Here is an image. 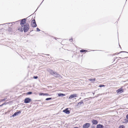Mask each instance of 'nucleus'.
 Returning a JSON list of instances; mask_svg holds the SVG:
<instances>
[{"label": "nucleus", "mask_w": 128, "mask_h": 128, "mask_svg": "<svg viewBox=\"0 0 128 128\" xmlns=\"http://www.w3.org/2000/svg\"><path fill=\"white\" fill-rule=\"evenodd\" d=\"M49 95L47 93H44V96H48Z\"/></svg>", "instance_id": "nucleus-27"}, {"label": "nucleus", "mask_w": 128, "mask_h": 128, "mask_svg": "<svg viewBox=\"0 0 128 128\" xmlns=\"http://www.w3.org/2000/svg\"><path fill=\"white\" fill-rule=\"evenodd\" d=\"M104 127L103 125L100 124L97 125L96 128H104Z\"/></svg>", "instance_id": "nucleus-11"}, {"label": "nucleus", "mask_w": 128, "mask_h": 128, "mask_svg": "<svg viewBox=\"0 0 128 128\" xmlns=\"http://www.w3.org/2000/svg\"><path fill=\"white\" fill-rule=\"evenodd\" d=\"M18 114H20L21 113V112L20 111H19L18 112H17Z\"/></svg>", "instance_id": "nucleus-26"}, {"label": "nucleus", "mask_w": 128, "mask_h": 128, "mask_svg": "<svg viewBox=\"0 0 128 128\" xmlns=\"http://www.w3.org/2000/svg\"><path fill=\"white\" fill-rule=\"evenodd\" d=\"M123 92H124L123 89H122L121 88H119V89H118L116 91V92H117V93H118L119 94Z\"/></svg>", "instance_id": "nucleus-8"}, {"label": "nucleus", "mask_w": 128, "mask_h": 128, "mask_svg": "<svg viewBox=\"0 0 128 128\" xmlns=\"http://www.w3.org/2000/svg\"><path fill=\"white\" fill-rule=\"evenodd\" d=\"M76 97V94L71 95L69 97V99H71L72 98H73Z\"/></svg>", "instance_id": "nucleus-9"}, {"label": "nucleus", "mask_w": 128, "mask_h": 128, "mask_svg": "<svg viewBox=\"0 0 128 128\" xmlns=\"http://www.w3.org/2000/svg\"><path fill=\"white\" fill-rule=\"evenodd\" d=\"M32 92H29L27 93V94L30 95L32 94Z\"/></svg>", "instance_id": "nucleus-18"}, {"label": "nucleus", "mask_w": 128, "mask_h": 128, "mask_svg": "<svg viewBox=\"0 0 128 128\" xmlns=\"http://www.w3.org/2000/svg\"><path fill=\"white\" fill-rule=\"evenodd\" d=\"M90 124L89 123H86L84 124L82 126L83 128H88L90 126Z\"/></svg>", "instance_id": "nucleus-6"}, {"label": "nucleus", "mask_w": 128, "mask_h": 128, "mask_svg": "<svg viewBox=\"0 0 128 128\" xmlns=\"http://www.w3.org/2000/svg\"><path fill=\"white\" fill-rule=\"evenodd\" d=\"M82 104H83V102L82 100L81 102H78L77 104L78 106H80V105Z\"/></svg>", "instance_id": "nucleus-17"}, {"label": "nucleus", "mask_w": 128, "mask_h": 128, "mask_svg": "<svg viewBox=\"0 0 128 128\" xmlns=\"http://www.w3.org/2000/svg\"><path fill=\"white\" fill-rule=\"evenodd\" d=\"M24 32H27L29 29V25L28 23H26L23 26Z\"/></svg>", "instance_id": "nucleus-2"}, {"label": "nucleus", "mask_w": 128, "mask_h": 128, "mask_svg": "<svg viewBox=\"0 0 128 128\" xmlns=\"http://www.w3.org/2000/svg\"><path fill=\"white\" fill-rule=\"evenodd\" d=\"M44 0H43V1H42V2L41 3V4H41L42 3V2H43V1H44Z\"/></svg>", "instance_id": "nucleus-36"}, {"label": "nucleus", "mask_w": 128, "mask_h": 128, "mask_svg": "<svg viewBox=\"0 0 128 128\" xmlns=\"http://www.w3.org/2000/svg\"><path fill=\"white\" fill-rule=\"evenodd\" d=\"M39 95L40 96L43 95L44 96V93H40V94Z\"/></svg>", "instance_id": "nucleus-21"}, {"label": "nucleus", "mask_w": 128, "mask_h": 128, "mask_svg": "<svg viewBox=\"0 0 128 128\" xmlns=\"http://www.w3.org/2000/svg\"><path fill=\"white\" fill-rule=\"evenodd\" d=\"M125 120V122H124L125 123H127V122H128V120L126 119Z\"/></svg>", "instance_id": "nucleus-28"}, {"label": "nucleus", "mask_w": 128, "mask_h": 128, "mask_svg": "<svg viewBox=\"0 0 128 128\" xmlns=\"http://www.w3.org/2000/svg\"><path fill=\"white\" fill-rule=\"evenodd\" d=\"M93 93V94H94V93H93H93Z\"/></svg>", "instance_id": "nucleus-35"}, {"label": "nucleus", "mask_w": 128, "mask_h": 128, "mask_svg": "<svg viewBox=\"0 0 128 128\" xmlns=\"http://www.w3.org/2000/svg\"><path fill=\"white\" fill-rule=\"evenodd\" d=\"M58 95L59 96L62 97L65 96V95L64 94L62 93L59 94Z\"/></svg>", "instance_id": "nucleus-16"}, {"label": "nucleus", "mask_w": 128, "mask_h": 128, "mask_svg": "<svg viewBox=\"0 0 128 128\" xmlns=\"http://www.w3.org/2000/svg\"><path fill=\"white\" fill-rule=\"evenodd\" d=\"M88 99V98H85L84 100H86V99Z\"/></svg>", "instance_id": "nucleus-34"}, {"label": "nucleus", "mask_w": 128, "mask_h": 128, "mask_svg": "<svg viewBox=\"0 0 128 128\" xmlns=\"http://www.w3.org/2000/svg\"><path fill=\"white\" fill-rule=\"evenodd\" d=\"M26 18H24L21 20L20 25L22 27H23V26L26 24Z\"/></svg>", "instance_id": "nucleus-3"}, {"label": "nucleus", "mask_w": 128, "mask_h": 128, "mask_svg": "<svg viewBox=\"0 0 128 128\" xmlns=\"http://www.w3.org/2000/svg\"><path fill=\"white\" fill-rule=\"evenodd\" d=\"M74 128H79L78 127H74Z\"/></svg>", "instance_id": "nucleus-32"}, {"label": "nucleus", "mask_w": 128, "mask_h": 128, "mask_svg": "<svg viewBox=\"0 0 128 128\" xmlns=\"http://www.w3.org/2000/svg\"><path fill=\"white\" fill-rule=\"evenodd\" d=\"M18 115V114H17V112H15L13 115H12V116H10V117L11 118L12 117H14V116H16Z\"/></svg>", "instance_id": "nucleus-13"}, {"label": "nucleus", "mask_w": 128, "mask_h": 128, "mask_svg": "<svg viewBox=\"0 0 128 128\" xmlns=\"http://www.w3.org/2000/svg\"><path fill=\"white\" fill-rule=\"evenodd\" d=\"M46 55H47V56H49V55H49V54H46Z\"/></svg>", "instance_id": "nucleus-33"}, {"label": "nucleus", "mask_w": 128, "mask_h": 128, "mask_svg": "<svg viewBox=\"0 0 128 128\" xmlns=\"http://www.w3.org/2000/svg\"><path fill=\"white\" fill-rule=\"evenodd\" d=\"M24 30L23 28V27H21V29H20V31L21 32H22L23 30Z\"/></svg>", "instance_id": "nucleus-24"}, {"label": "nucleus", "mask_w": 128, "mask_h": 128, "mask_svg": "<svg viewBox=\"0 0 128 128\" xmlns=\"http://www.w3.org/2000/svg\"><path fill=\"white\" fill-rule=\"evenodd\" d=\"M31 101L32 100L30 98H26L24 99V103L28 104L30 103Z\"/></svg>", "instance_id": "nucleus-5"}, {"label": "nucleus", "mask_w": 128, "mask_h": 128, "mask_svg": "<svg viewBox=\"0 0 128 128\" xmlns=\"http://www.w3.org/2000/svg\"><path fill=\"white\" fill-rule=\"evenodd\" d=\"M36 30L37 31H40V30L38 28H36Z\"/></svg>", "instance_id": "nucleus-25"}, {"label": "nucleus", "mask_w": 128, "mask_h": 128, "mask_svg": "<svg viewBox=\"0 0 128 128\" xmlns=\"http://www.w3.org/2000/svg\"><path fill=\"white\" fill-rule=\"evenodd\" d=\"M69 40H70V42H72V39H70Z\"/></svg>", "instance_id": "nucleus-30"}, {"label": "nucleus", "mask_w": 128, "mask_h": 128, "mask_svg": "<svg viewBox=\"0 0 128 128\" xmlns=\"http://www.w3.org/2000/svg\"><path fill=\"white\" fill-rule=\"evenodd\" d=\"M63 112L66 114H69L70 113V111L68 110V108H66L63 110Z\"/></svg>", "instance_id": "nucleus-7"}, {"label": "nucleus", "mask_w": 128, "mask_h": 128, "mask_svg": "<svg viewBox=\"0 0 128 128\" xmlns=\"http://www.w3.org/2000/svg\"><path fill=\"white\" fill-rule=\"evenodd\" d=\"M3 104H2V105Z\"/></svg>", "instance_id": "nucleus-39"}, {"label": "nucleus", "mask_w": 128, "mask_h": 128, "mask_svg": "<svg viewBox=\"0 0 128 128\" xmlns=\"http://www.w3.org/2000/svg\"><path fill=\"white\" fill-rule=\"evenodd\" d=\"M31 23V25L32 27L34 28L36 26L37 24L35 20H32V21Z\"/></svg>", "instance_id": "nucleus-4"}, {"label": "nucleus", "mask_w": 128, "mask_h": 128, "mask_svg": "<svg viewBox=\"0 0 128 128\" xmlns=\"http://www.w3.org/2000/svg\"><path fill=\"white\" fill-rule=\"evenodd\" d=\"M119 58H121V57H119Z\"/></svg>", "instance_id": "nucleus-37"}, {"label": "nucleus", "mask_w": 128, "mask_h": 128, "mask_svg": "<svg viewBox=\"0 0 128 128\" xmlns=\"http://www.w3.org/2000/svg\"><path fill=\"white\" fill-rule=\"evenodd\" d=\"M38 78V77L37 76H34L33 77V78L35 79H37Z\"/></svg>", "instance_id": "nucleus-22"}, {"label": "nucleus", "mask_w": 128, "mask_h": 128, "mask_svg": "<svg viewBox=\"0 0 128 128\" xmlns=\"http://www.w3.org/2000/svg\"><path fill=\"white\" fill-rule=\"evenodd\" d=\"M118 128H125V127L124 125H122L120 126Z\"/></svg>", "instance_id": "nucleus-19"}, {"label": "nucleus", "mask_w": 128, "mask_h": 128, "mask_svg": "<svg viewBox=\"0 0 128 128\" xmlns=\"http://www.w3.org/2000/svg\"><path fill=\"white\" fill-rule=\"evenodd\" d=\"M50 74L52 76H54L55 77H60V75L56 72H54L52 70H50Z\"/></svg>", "instance_id": "nucleus-1"}, {"label": "nucleus", "mask_w": 128, "mask_h": 128, "mask_svg": "<svg viewBox=\"0 0 128 128\" xmlns=\"http://www.w3.org/2000/svg\"><path fill=\"white\" fill-rule=\"evenodd\" d=\"M88 51L87 50L83 49L81 50H80V52H86Z\"/></svg>", "instance_id": "nucleus-15"}, {"label": "nucleus", "mask_w": 128, "mask_h": 128, "mask_svg": "<svg viewBox=\"0 0 128 128\" xmlns=\"http://www.w3.org/2000/svg\"><path fill=\"white\" fill-rule=\"evenodd\" d=\"M52 99V98H47L46 99V100H51Z\"/></svg>", "instance_id": "nucleus-20"}, {"label": "nucleus", "mask_w": 128, "mask_h": 128, "mask_svg": "<svg viewBox=\"0 0 128 128\" xmlns=\"http://www.w3.org/2000/svg\"><path fill=\"white\" fill-rule=\"evenodd\" d=\"M96 80V79L95 78H90L88 79L89 80L91 81L92 82H93L95 81Z\"/></svg>", "instance_id": "nucleus-12"}, {"label": "nucleus", "mask_w": 128, "mask_h": 128, "mask_svg": "<svg viewBox=\"0 0 128 128\" xmlns=\"http://www.w3.org/2000/svg\"><path fill=\"white\" fill-rule=\"evenodd\" d=\"M2 24H0V25H1Z\"/></svg>", "instance_id": "nucleus-40"}, {"label": "nucleus", "mask_w": 128, "mask_h": 128, "mask_svg": "<svg viewBox=\"0 0 128 128\" xmlns=\"http://www.w3.org/2000/svg\"><path fill=\"white\" fill-rule=\"evenodd\" d=\"M122 52H126V53H128V52H125V51H121L120 52H118V53H115L114 54V55H117L118 54H119L120 53H122Z\"/></svg>", "instance_id": "nucleus-14"}, {"label": "nucleus", "mask_w": 128, "mask_h": 128, "mask_svg": "<svg viewBox=\"0 0 128 128\" xmlns=\"http://www.w3.org/2000/svg\"><path fill=\"white\" fill-rule=\"evenodd\" d=\"M105 86L103 85H100L99 86V87H101L104 86Z\"/></svg>", "instance_id": "nucleus-23"}, {"label": "nucleus", "mask_w": 128, "mask_h": 128, "mask_svg": "<svg viewBox=\"0 0 128 128\" xmlns=\"http://www.w3.org/2000/svg\"><path fill=\"white\" fill-rule=\"evenodd\" d=\"M91 128H95L94 126H92L91 127Z\"/></svg>", "instance_id": "nucleus-31"}, {"label": "nucleus", "mask_w": 128, "mask_h": 128, "mask_svg": "<svg viewBox=\"0 0 128 128\" xmlns=\"http://www.w3.org/2000/svg\"><path fill=\"white\" fill-rule=\"evenodd\" d=\"M126 118L128 120V114L126 115Z\"/></svg>", "instance_id": "nucleus-29"}, {"label": "nucleus", "mask_w": 128, "mask_h": 128, "mask_svg": "<svg viewBox=\"0 0 128 128\" xmlns=\"http://www.w3.org/2000/svg\"><path fill=\"white\" fill-rule=\"evenodd\" d=\"M92 123L93 124L96 125L98 123V122L96 120H93L92 121Z\"/></svg>", "instance_id": "nucleus-10"}, {"label": "nucleus", "mask_w": 128, "mask_h": 128, "mask_svg": "<svg viewBox=\"0 0 128 128\" xmlns=\"http://www.w3.org/2000/svg\"><path fill=\"white\" fill-rule=\"evenodd\" d=\"M8 24H10V23H8Z\"/></svg>", "instance_id": "nucleus-38"}]
</instances>
